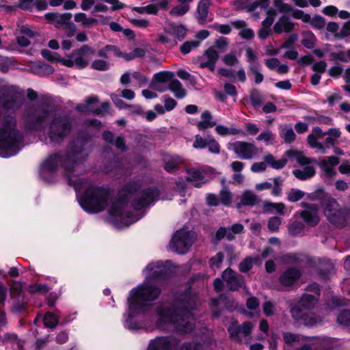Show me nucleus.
<instances>
[{"label":"nucleus","instance_id":"53","mask_svg":"<svg viewBox=\"0 0 350 350\" xmlns=\"http://www.w3.org/2000/svg\"><path fill=\"white\" fill-rule=\"evenodd\" d=\"M280 135L284 142L288 144L293 142L296 138V135L292 128L284 129Z\"/></svg>","mask_w":350,"mask_h":350},{"label":"nucleus","instance_id":"63","mask_svg":"<svg viewBox=\"0 0 350 350\" xmlns=\"http://www.w3.org/2000/svg\"><path fill=\"white\" fill-rule=\"evenodd\" d=\"M308 33L310 36V38H304L301 40V42L302 45L306 49H312L314 47L317 38L315 35L312 31H309Z\"/></svg>","mask_w":350,"mask_h":350},{"label":"nucleus","instance_id":"22","mask_svg":"<svg viewBox=\"0 0 350 350\" xmlns=\"http://www.w3.org/2000/svg\"><path fill=\"white\" fill-rule=\"evenodd\" d=\"M163 169L169 174H174L179 170V165L182 163L179 157H170L163 158Z\"/></svg>","mask_w":350,"mask_h":350},{"label":"nucleus","instance_id":"34","mask_svg":"<svg viewBox=\"0 0 350 350\" xmlns=\"http://www.w3.org/2000/svg\"><path fill=\"white\" fill-rule=\"evenodd\" d=\"M174 77V74L172 71H161L153 75V81L158 83H165L170 81Z\"/></svg>","mask_w":350,"mask_h":350},{"label":"nucleus","instance_id":"55","mask_svg":"<svg viewBox=\"0 0 350 350\" xmlns=\"http://www.w3.org/2000/svg\"><path fill=\"white\" fill-rule=\"evenodd\" d=\"M148 206V205L140 194L137 198H134L131 202V206L135 211H141L143 208Z\"/></svg>","mask_w":350,"mask_h":350},{"label":"nucleus","instance_id":"60","mask_svg":"<svg viewBox=\"0 0 350 350\" xmlns=\"http://www.w3.org/2000/svg\"><path fill=\"white\" fill-rule=\"evenodd\" d=\"M72 16V15L70 12H66L61 14H57V20L55 26L57 27L59 25H64L65 26H66L68 24L70 23V19Z\"/></svg>","mask_w":350,"mask_h":350},{"label":"nucleus","instance_id":"29","mask_svg":"<svg viewBox=\"0 0 350 350\" xmlns=\"http://www.w3.org/2000/svg\"><path fill=\"white\" fill-rule=\"evenodd\" d=\"M169 90L174 93L177 98H183L187 95L186 90L183 88L181 83L176 79L170 80Z\"/></svg>","mask_w":350,"mask_h":350},{"label":"nucleus","instance_id":"4","mask_svg":"<svg viewBox=\"0 0 350 350\" xmlns=\"http://www.w3.org/2000/svg\"><path fill=\"white\" fill-rule=\"evenodd\" d=\"M310 200L319 202L325 216L336 227L342 228L350 225V207H340L337 200L323 189L312 193Z\"/></svg>","mask_w":350,"mask_h":350},{"label":"nucleus","instance_id":"56","mask_svg":"<svg viewBox=\"0 0 350 350\" xmlns=\"http://www.w3.org/2000/svg\"><path fill=\"white\" fill-rule=\"evenodd\" d=\"M113 145H114L118 150H120L122 152H126L128 150L125 137L122 135L118 136L116 139H114Z\"/></svg>","mask_w":350,"mask_h":350},{"label":"nucleus","instance_id":"23","mask_svg":"<svg viewBox=\"0 0 350 350\" xmlns=\"http://www.w3.org/2000/svg\"><path fill=\"white\" fill-rule=\"evenodd\" d=\"M140 195L149 206L152 202H154L159 198L160 195V191L156 187H149L143 189L140 192Z\"/></svg>","mask_w":350,"mask_h":350},{"label":"nucleus","instance_id":"32","mask_svg":"<svg viewBox=\"0 0 350 350\" xmlns=\"http://www.w3.org/2000/svg\"><path fill=\"white\" fill-rule=\"evenodd\" d=\"M188 174L189 176L186 180L188 182H196L193 185L196 187H200L201 185L204 183L203 180L204 178L202 173L200 170L192 169L188 171Z\"/></svg>","mask_w":350,"mask_h":350},{"label":"nucleus","instance_id":"50","mask_svg":"<svg viewBox=\"0 0 350 350\" xmlns=\"http://www.w3.org/2000/svg\"><path fill=\"white\" fill-rule=\"evenodd\" d=\"M304 224L300 221H294L288 226V232L292 236H297L304 230Z\"/></svg>","mask_w":350,"mask_h":350},{"label":"nucleus","instance_id":"62","mask_svg":"<svg viewBox=\"0 0 350 350\" xmlns=\"http://www.w3.org/2000/svg\"><path fill=\"white\" fill-rule=\"evenodd\" d=\"M281 22H282L284 32L289 33L293 30L295 27V24L292 21H291L288 16H282Z\"/></svg>","mask_w":350,"mask_h":350},{"label":"nucleus","instance_id":"39","mask_svg":"<svg viewBox=\"0 0 350 350\" xmlns=\"http://www.w3.org/2000/svg\"><path fill=\"white\" fill-rule=\"evenodd\" d=\"M219 198L220 204L229 206L232 202V195L227 189H223L219 192Z\"/></svg>","mask_w":350,"mask_h":350},{"label":"nucleus","instance_id":"35","mask_svg":"<svg viewBox=\"0 0 350 350\" xmlns=\"http://www.w3.org/2000/svg\"><path fill=\"white\" fill-rule=\"evenodd\" d=\"M43 323L45 327L54 328L59 323V319L53 313L47 312L43 317Z\"/></svg>","mask_w":350,"mask_h":350},{"label":"nucleus","instance_id":"37","mask_svg":"<svg viewBox=\"0 0 350 350\" xmlns=\"http://www.w3.org/2000/svg\"><path fill=\"white\" fill-rule=\"evenodd\" d=\"M250 99L254 108L260 107L262 103V96L257 89H253L250 91Z\"/></svg>","mask_w":350,"mask_h":350},{"label":"nucleus","instance_id":"18","mask_svg":"<svg viewBox=\"0 0 350 350\" xmlns=\"http://www.w3.org/2000/svg\"><path fill=\"white\" fill-rule=\"evenodd\" d=\"M232 146L234 152L240 159H250L258 152V148L252 143L237 141Z\"/></svg>","mask_w":350,"mask_h":350},{"label":"nucleus","instance_id":"1","mask_svg":"<svg viewBox=\"0 0 350 350\" xmlns=\"http://www.w3.org/2000/svg\"><path fill=\"white\" fill-rule=\"evenodd\" d=\"M90 139L88 135H80L68 144L66 154H63L56 152L49 155L40 165V176L46 183L51 184L55 183V174L57 172L59 165L65 170V177L68 184L78 189L82 185L81 179L76 178L73 180L69 173L75 171L76 166L80 162V159L85 160L88 156L86 150L87 144Z\"/></svg>","mask_w":350,"mask_h":350},{"label":"nucleus","instance_id":"45","mask_svg":"<svg viewBox=\"0 0 350 350\" xmlns=\"http://www.w3.org/2000/svg\"><path fill=\"white\" fill-rule=\"evenodd\" d=\"M337 321L345 327H350V310H342L338 315Z\"/></svg>","mask_w":350,"mask_h":350},{"label":"nucleus","instance_id":"5","mask_svg":"<svg viewBox=\"0 0 350 350\" xmlns=\"http://www.w3.org/2000/svg\"><path fill=\"white\" fill-rule=\"evenodd\" d=\"M24 136L17 129L14 116H4L0 127V154L3 157L16 155L21 149Z\"/></svg>","mask_w":350,"mask_h":350},{"label":"nucleus","instance_id":"52","mask_svg":"<svg viewBox=\"0 0 350 350\" xmlns=\"http://www.w3.org/2000/svg\"><path fill=\"white\" fill-rule=\"evenodd\" d=\"M280 225L281 219L278 216H274L269 218L267 226L269 231L273 232L278 231Z\"/></svg>","mask_w":350,"mask_h":350},{"label":"nucleus","instance_id":"30","mask_svg":"<svg viewBox=\"0 0 350 350\" xmlns=\"http://www.w3.org/2000/svg\"><path fill=\"white\" fill-rule=\"evenodd\" d=\"M293 174L297 179L305 180L313 177L316 174V171L314 167L306 166L303 170L299 169L294 170Z\"/></svg>","mask_w":350,"mask_h":350},{"label":"nucleus","instance_id":"26","mask_svg":"<svg viewBox=\"0 0 350 350\" xmlns=\"http://www.w3.org/2000/svg\"><path fill=\"white\" fill-rule=\"evenodd\" d=\"M300 217L310 227L316 226L319 222V217L315 211L304 210L300 212Z\"/></svg>","mask_w":350,"mask_h":350},{"label":"nucleus","instance_id":"24","mask_svg":"<svg viewBox=\"0 0 350 350\" xmlns=\"http://www.w3.org/2000/svg\"><path fill=\"white\" fill-rule=\"evenodd\" d=\"M258 202V198L255 193L250 190L245 191L241 196V201L237 204V208L241 206H254Z\"/></svg>","mask_w":350,"mask_h":350},{"label":"nucleus","instance_id":"31","mask_svg":"<svg viewBox=\"0 0 350 350\" xmlns=\"http://www.w3.org/2000/svg\"><path fill=\"white\" fill-rule=\"evenodd\" d=\"M264 161L268 165L275 170L282 169L286 165L288 161L285 158L275 160V157L271 154L265 155L264 157Z\"/></svg>","mask_w":350,"mask_h":350},{"label":"nucleus","instance_id":"48","mask_svg":"<svg viewBox=\"0 0 350 350\" xmlns=\"http://www.w3.org/2000/svg\"><path fill=\"white\" fill-rule=\"evenodd\" d=\"M241 326L237 325V321H234L228 327V332L230 338L232 339L239 338V334L241 333Z\"/></svg>","mask_w":350,"mask_h":350},{"label":"nucleus","instance_id":"57","mask_svg":"<svg viewBox=\"0 0 350 350\" xmlns=\"http://www.w3.org/2000/svg\"><path fill=\"white\" fill-rule=\"evenodd\" d=\"M297 38L298 36L295 33L288 35L286 41L280 46V49H293Z\"/></svg>","mask_w":350,"mask_h":350},{"label":"nucleus","instance_id":"27","mask_svg":"<svg viewBox=\"0 0 350 350\" xmlns=\"http://www.w3.org/2000/svg\"><path fill=\"white\" fill-rule=\"evenodd\" d=\"M318 301V299L315 295L304 293L297 302L308 311L314 308Z\"/></svg>","mask_w":350,"mask_h":350},{"label":"nucleus","instance_id":"28","mask_svg":"<svg viewBox=\"0 0 350 350\" xmlns=\"http://www.w3.org/2000/svg\"><path fill=\"white\" fill-rule=\"evenodd\" d=\"M202 120L198 122L197 127L202 131L208 128H212L216 124V122L211 121L213 117L211 112L208 110L204 111L201 115Z\"/></svg>","mask_w":350,"mask_h":350},{"label":"nucleus","instance_id":"14","mask_svg":"<svg viewBox=\"0 0 350 350\" xmlns=\"http://www.w3.org/2000/svg\"><path fill=\"white\" fill-rule=\"evenodd\" d=\"M179 344L174 336H157L150 341L147 350H177Z\"/></svg>","mask_w":350,"mask_h":350},{"label":"nucleus","instance_id":"38","mask_svg":"<svg viewBox=\"0 0 350 350\" xmlns=\"http://www.w3.org/2000/svg\"><path fill=\"white\" fill-rule=\"evenodd\" d=\"M118 51V46L113 44H107L104 47L98 51L97 55L104 59H109V56L108 52H113L116 56V53Z\"/></svg>","mask_w":350,"mask_h":350},{"label":"nucleus","instance_id":"51","mask_svg":"<svg viewBox=\"0 0 350 350\" xmlns=\"http://www.w3.org/2000/svg\"><path fill=\"white\" fill-rule=\"evenodd\" d=\"M249 72L255 76V83L259 84L263 81L264 76L259 72V68L256 64H251L249 66Z\"/></svg>","mask_w":350,"mask_h":350},{"label":"nucleus","instance_id":"15","mask_svg":"<svg viewBox=\"0 0 350 350\" xmlns=\"http://www.w3.org/2000/svg\"><path fill=\"white\" fill-rule=\"evenodd\" d=\"M146 269L149 272L150 279L156 282H165L171 277V271L165 267L162 261L149 263Z\"/></svg>","mask_w":350,"mask_h":350},{"label":"nucleus","instance_id":"17","mask_svg":"<svg viewBox=\"0 0 350 350\" xmlns=\"http://www.w3.org/2000/svg\"><path fill=\"white\" fill-rule=\"evenodd\" d=\"M171 242L177 253L184 254L192 245L190 232L178 230L174 233Z\"/></svg>","mask_w":350,"mask_h":350},{"label":"nucleus","instance_id":"42","mask_svg":"<svg viewBox=\"0 0 350 350\" xmlns=\"http://www.w3.org/2000/svg\"><path fill=\"white\" fill-rule=\"evenodd\" d=\"M49 291V288L47 285L41 283H37L30 285L28 288V292L33 295L38 293H46Z\"/></svg>","mask_w":350,"mask_h":350},{"label":"nucleus","instance_id":"59","mask_svg":"<svg viewBox=\"0 0 350 350\" xmlns=\"http://www.w3.org/2000/svg\"><path fill=\"white\" fill-rule=\"evenodd\" d=\"M220 299H221V301L224 304L226 309L228 311H233L236 306L234 305V300L232 298H229L224 294L220 295Z\"/></svg>","mask_w":350,"mask_h":350},{"label":"nucleus","instance_id":"25","mask_svg":"<svg viewBox=\"0 0 350 350\" xmlns=\"http://www.w3.org/2000/svg\"><path fill=\"white\" fill-rule=\"evenodd\" d=\"M286 155L290 158L295 157L297 161L301 165H306L310 163L318 162L314 159L308 158L303 154L302 152L294 150H288L285 152Z\"/></svg>","mask_w":350,"mask_h":350},{"label":"nucleus","instance_id":"61","mask_svg":"<svg viewBox=\"0 0 350 350\" xmlns=\"http://www.w3.org/2000/svg\"><path fill=\"white\" fill-rule=\"evenodd\" d=\"M208 139L203 138L200 135H197L195 137V141L193 144V147L196 149H204L207 148Z\"/></svg>","mask_w":350,"mask_h":350},{"label":"nucleus","instance_id":"9","mask_svg":"<svg viewBox=\"0 0 350 350\" xmlns=\"http://www.w3.org/2000/svg\"><path fill=\"white\" fill-rule=\"evenodd\" d=\"M50 116L49 103L44 102L38 107L26 109L25 114L24 128L25 131H42L46 126Z\"/></svg>","mask_w":350,"mask_h":350},{"label":"nucleus","instance_id":"7","mask_svg":"<svg viewBox=\"0 0 350 350\" xmlns=\"http://www.w3.org/2000/svg\"><path fill=\"white\" fill-rule=\"evenodd\" d=\"M95 53V49L88 44H83L79 49L66 54L67 59L61 57L57 53L52 52L47 49H43L40 51L42 57L51 63H61L68 68H72L75 66L81 70L85 68L89 64V60L85 57L94 55Z\"/></svg>","mask_w":350,"mask_h":350},{"label":"nucleus","instance_id":"36","mask_svg":"<svg viewBox=\"0 0 350 350\" xmlns=\"http://www.w3.org/2000/svg\"><path fill=\"white\" fill-rule=\"evenodd\" d=\"M141 188L140 184L134 180L127 182L121 189V191H124L129 194H134Z\"/></svg>","mask_w":350,"mask_h":350},{"label":"nucleus","instance_id":"40","mask_svg":"<svg viewBox=\"0 0 350 350\" xmlns=\"http://www.w3.org/2000/svg\"><path fill=\"white\" fill-rule=\"evenodd\" d=\"M200 42L198 40L186 41L180 46V51L183 55L189 53L194 48L198 47Z\"/></svg>","mask_w":350,"mask_h":350},{"label":"nucleus","instance_id":"6","mask_svg":"<svg viewBox=\"0 0 350 350\" xmlns=\"http://www.w3.org/2000/svg\"><path fill=\"white\" fill-rule=\"evenodd\" d=\"M112 191L108 185H91L78 198L81 207L86 213L95 214L103 211L108 205Z\"/></svg>","mask_w":350,"mask_h":350},{"label":"nucleus","instance_id":"64","mask_svg":"<svg viewBox=\"0 0 350 350\" xmlns=\"http://www.w3.org/2000/svg\"><path fill=\"white\" fill-rule=\"evenodd\" d=\"M350 35V21L344 23L340 31L335 34V37L342 39Z\"/></svg>","mask_w":350,"mask_h":350},{"label":"nucleus","instance_id":"2","mask_svg":"<svg viewBox=\"0 0 350 350\" xmlns=\"http://www.w3.org/2000/svg\"><path fill=\"white\" fill-rule=\"evenodd\" d=\"M196 299L191 285L184 290L176 291L168 305H159L155 308L158 317L156 327L162 329L167 325H175L181 314H188L196 308Z\"/></svg>","mask_w":350,"mask_h":350},{"label":"nucleus","instance_id":"54","mask_svg":"<svg viewBox=\"0 0 350 350\" xmlns=\"http://www.w3.org/2000/svg\"><path fill=\"white\" fill-rule=\"evenodd\" d=\"M36 69L40 75H51L55 72V69L52 66L44 63L38 64Z\"/></svg>","mask_w":350,"mask_h":350},{"label":"nucleus","instance_id":"12","mask_svg":"<svg viewBox=\"0 0 350 350\" xmlns=\"http://www.w3.org/2000/svg\"><path fill=\"white\" fill-rule=\"evenodd\" d=\"M165 33L170 36H174L176 39H170L167 36L160 34L158 40L163 44H168L170 47L177 45L178 41H183L186 37L187 29L183 25H177L172 22L169 23L163 29Z\"/></svg>","mask_w":350,"mask_h":350},{"label":"nucleus","instance_id":"11","mask_svg":"<svg viewBox=\"0 0 350 350\" xmlns=\"http://www.w3.org/2000/svg\"><path fill=\"white\" fill-rule=\"evenodd\" d=\"M0 104L7 111H15L21 107L23 101L16 86L3 85L0 88Z\"/></svg>","mask_w":350,"mask_h":350},{"label":"nucleus","instance_id":"43","mask_svg":"<svg viewBox=\"0 0 350 350\" xmlns=\"http://www.w3.org/2000/svg\"><path fill=\"white\" fill-rule=\"evenodd\" d=\"M189 5H184L180 3L174 7L170 11V14L172 16H182L185 15L189 10Z\"/></svg>","mask_w":350,"mask_h":350},{"label":"nucleus","instance_id":"10","mask_svg":"<svg viewBox=\"0 0 350 350\" xmlns=\"http://www.w3.org/2000/svg\"><path fill=\"white\" fill-rule=\"evenodd\" d=\"M126 206L118 203L116 200L111 203L108 210L109 215L111 217V221L114 224H122L129 226L142 218L137 214L129 211L124 212Z\"/></svg>","mask_w":350,"mask_h":350},{"label":"nucleus","instance_id":"44","mask_svg":"<svg viewBox=\"0 0 350 350\" xmlns=\"http://www.w3.org/2000/svg\"><path fill=\"white\" fill-rule=\"evenodd\" d=\"M315 164H317L321 167V169L324 172L325 175L328 178H332L336 174V172L333 167L327 165L325 159H322L319 162H315Z\"/></svg>","mask_w":350,"mask_h":350},{"label":"nucleus","instance_id":"8","mask_svg":"<svg viewBox=\"0 0 350 350\" xmlns=\"http://www.w3.org/2000/svg\"><path fill=\"white\" fill-rule=\"evenodd\" d=\"M72 129V120L68 115L61 114L53 118L48 126L50 144H62L70 135Z\"/></svg>","mask_w":350,"mask_h":350},{"label":"nucleus","instance_id":"41","mask_svg":"<svg viewBox=\"0 0 350 350\" xmlns=\"http://www.w3.org/2000/svg\"><path fill=\"white\" fill-rule=\"evenodd\" d=\"M254 259L252 256L245 257L239 265V270L241 273H247L252 269Z\"/></svg>","mask_w":350,"mask_h":350},{"label":"nucleus","instance_id":"20","mask_svg":"<svg viewBox=\"0 0 350 350\" xmlns=\"http://www.w3.org/2000/svg\"><path fill=\"white\" fill-rule=\"evenodd\" d=\"M210 5V0H200L198 4L196 18L201 25H205L207 21H213V18H208Z\"/></svg>","mask_w":350,"mask_h":350},{"label":"nucleus","instance_id":"49","mask_svg":"<svg viewBox=\"0 0 350 350\" xmlns=\"http://www.w3.org/2000/svg\"><path fill=\"white\" fill-rule=\"evenodd\" d=\"M91 68L98 71H106L109 68L107 62L104 59H100L94 60L91 64Z\"/></svg>","mask_w":350,"mask_h":350},{"label":"nucleus","instance_id":"58","mask_svg":"<svg viewBox=\"0 0 350 350\" xmlns=\"http://www.w3.org/2000/svg\"><path fill=\"white\" fill-rule=\"evenodd\" d=\"M311 25L313 27L322 29L325 25V19L321 15L316 14L311 21Z\"/></svg>","mask_w":350,"mask_h":350},{"label":"nucleus","instance_id":"13","mask_svg":"<svg viewBox=\"0 0 350 350\" xmlns=\"http://www.w3.org/2000/svg\"><path fill=\"white\" fill-rule=\"evenodd\" d=\"M291 314L295 321L306 326L312 327L322 321L321 317L313 313H310L309 311L301 307L298 303H295L291 307Z\"/></svg>","mask_w":350,"mask_h":350},{"label":"nucleus","instance_id":"33","mask_svg":"<svg viewBox=\"0 0 350 350\" xmlns=\"http://www.w3.org/2000/svg\"><path fill=\"white\" fill-rule=\"evenodd\" d=\"M174 325L176 332L180 334H190L195 328V325L193 323L184 321L179 322V320Z\"/></svg>","mask_w":350,"mask_h":350},{"label":"nucleus","instance_id":"16","mask_svg":"<svg viewBox=\"0 0 350 350\" xmlns=\"http://www.w3.org/2000/svg\"><path fill=\"white\" fill-rule=\"evenodd\" d=\"M222 280L226 282L230 291H238L245 284L244 277L237 273L230 267L226 268L221 273Z\"/></svg>","mask_w":350,"mask_h":350},{"label":"nucleus","instance_id":"3","mask_svg":"<svg viewBox=\"0 0 350 350\" xmlns=\"http://www.w3.org/2000/svg\"><path fill=\"white\" fill-rule=\"evenodd\" d=\"M161 293V288L150 282L132 288L128 297L129 308L124 314V327L129 330L139 329L141 327L135 317L147 311L150 306L148 302L156 300Z\"/></svg>","mask_w":350,"mask_h":350},{"label":"nucleus","instance_id":"46","mask_svg":"<svg viewBox=\"0 0 350 350\" xmlns=\"http://www.w3.org/2000/svg\"><path fill=\"white\" fill-rule=\"evenodd\" d=\"M305 193L298 189H292L288 193L287 199L288 201L295 202L304 197Z\"/></svg>","mask_w":350,"mask_h":350},{"label":"nucleus","instance_id":"47","mask_svg":"<svg viewBox=\"0 0 350 350\" xmlns=\"http://www.w3.org/2000/svg\"><path fill=\"white\" fill-rule=\"evenodd\" d=\"M12 298H18L23 293V285L21 282L14 281L10 288Z\"/></svg>","mask_w":350,"mask_h":350},{"label":"nucleus","instance_id":"19","mask_svg":"<svg viewBox=\"0 0 350 350\" xmlns=\"http://www.w3.org/2000/svg\"><path fill=\"white\" fill-rule=\"evenodd\" d=\"M301 272L297 267H293L286 269L280 276L279 282L284 287L293 286L301 278Z\"/></svg>","mask_w":350,"mask_h":350},{"label":"nucleus","instance_id":"21","mask_svg":"<svg viewBox=\"0 0 350 350\" xmlns=\"http://www.w3.org/2000/svg\"><path fill=\"white\" fill-rule=\"evenodd\" d=\"M204 55L208 58L205 62L200 64V68H208L210 71L213 72L215 68V64L219 59V53L213 47L208 48L205 52Z\"/></svg>","mask_w":350,"mask_h":350}]
</instances>
